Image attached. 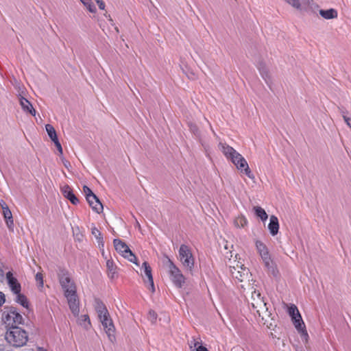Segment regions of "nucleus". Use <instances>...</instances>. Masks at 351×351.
<instances>
[{
  "mask_svg": "<svg viewBox=\"0 0 351 351\" xmlns=\"http://www.w3.org/2000/svg\"><path fill=\"white\" fill-rule=\"evenodd\" d=\"M218 147L226 156V158L231 160L239 171L241 172L243 171L245 174L249 178H254V176L252 173L246 160L233 147L229 146L226 143L221 142L219 143Z\"/></svg>",
  "mask_w": 351,
  "mask_h": 351,
  "instance_id": "nucleus-1",
  "label": "nucleus"
},
{
  "mask_svg": "<svg viewBox=\"0 0 351 351\" xmlns=\"http://www.w3.org/2000/svg\"><path fill=\"white\" fill-rule=\"evenodd\" d=\"M255 246L257 253L260 256L263 263L268 272L271 273L274 276H277L278 271L276 265L272 258L267 245L261 241L256 240Z\"/></svg>",
  "mask_w": 351,
  "mask_h": 351,
  "instance_id": "nucleus-2",
  "label": "nucleus"
},
{
  "mask_svg": "<svg viewBox=\"0 0 351 351\" xmlns=\"http://www.w3.org/2000/svg\"><path fill=\"white\" fill-rule=\"evenodd\" d=\"M5 338L10 344L15 347L25 345L28 340L26 331L19 327L10 328L5 333Z\"/></svg>",
  "mask_w": 351,
  "mask_h": 351,
  "instance_id": "nucleus-3",
  "label": "nucleus"
},
{
  "mask_svg": "<svg viewBox=\"0 0 351 351\" xmlns=\"http://www.w3.org/2000/svg\"><path fill=\"white\" fill-rule=\"evenodd\" d=\"M178 260L183 268L192 272L195 266V257L191 248L185 244H182L178 250Z\"/></svg>",
  "mask_w": 351,
  "mask_h": 351,
  "instance_id": "nucleus-4",
  "label": "nucleus"
},
{
  "mask_svg": "<svg viewBox=\"0 0 351 351\" xmlns=\"http://www.w3.org/2000/svg\"><path fill=\"white\" fill-rule=\"evenodd\" d=\"M2 320L5 324L12 328L17 327L16 325L22 324L23 318L15 308L11 307L3 312Z\"/></svg>",
  "mask_w": 351,
  "mask_h": 351,
  "instance_id": "nucleus-5",
  "label": "nucleus"
},
{
  "mask_svg": "<svg viewBox=\"0 0 351 351\" xmlns=\"http://www.w3.org/2000/svg\"><path fill=\"white\" fill-rule=\"evenodd\" d=\"M168 262V271L171 281L177 288H182L185 283V277L178 267L170 259Z\"/></svg>",
  "mask_w": 351,
  "mask_h": 351,
  "instance_id": "nucleus-6",
  "label": "nucleus"
},
{
  "mask_svg": "<svg viewBox=\"0 0 351 351\" xmlns=\"http://www.w3.org/2000/svg\"><path fill=\"white\" fill-rule=\"evenodd\" d=\"M115 250L124 258L128 259L130 262L137 265L136 257L130 250L129 247L121 240L115 239L113 241Z\"/></svg>",
  "mask_w": 351,
  "mask_h": 351,
  "instance_id": "nucleus-7",
  "label": "nucleus"
},
{
  "mask_svg": "<svg viewBox=\"0 0 351 351\" xmlns=\"http://www.w3.org/2000/svg\"><path fill=\"white\" fill-rule=\"evenodd\" d=\"M60 284L66 294L71 293L76 291L75 283L71 279L68 272L62 270L58 274Z\"/></svg>",
  "mask_w": 351,
  "mask_h": 351,
  "instance_id": "nucleus-8",
  "label": "nucleus"
},
{
  "mask_svg": "<svg viewBox=\"0 0 351 351\" xmlns=\"http://www.w3.org/2000/svg\"><path fill=\"white\" fill-rule=\"evenodd\" d=\"M67 300L70 310L75 317H77L80 313V300L77 292L66 294L64 295Z\"/></svg>",
  "mask_w": 351,
  "mask_h": 351,
  "instance_id": "nucleus-9",
  "label": "nucleus"
},
{
  "mask_svg": "<svg viewBox=\"0 0 351 351\" xmlns=\"http://www.w3.org/2000/svg\"><path fill=\"white\" fill-rule=\"evenodd\" d=\"M93 306L100 322L110 317L106 305L101 300L95 298Z\"/></svg>",
  "mask_w": 351,
  "mask_h": 351,
  "instance_id": "nucleus-10",
  "label": "nucleus"
},
{
  "mask_svg": "<svg viewBox=\"0 0 351 351\" xmlns=\"http://www.w3.org/2000/svg\"><path fill=\"white\" fill-rule=\"evenodd\" d=\"M0 205L1 206L2 213H3V215L5 220L6 225H7L8 228L10 230H13L14 221H13L12 212L10 211L8 206L3 201H1V202L0 203Z\"/></svg>",
  "mask_w": 351,
  "mask_h": 351,
  "instance_id": "nucleus-11",
  "label": "nucleus"
},
{
  "mask_svg": "<svg viewBox=\"0 0 351 351\" xmlns=\"http://www.w3.org/2000/svg\"><path fill=\"white\" fill-rule=\"evenodd\" d=\"M6 278L8 284L14 294L19 293L21 290V285L19 283L16 278H15L10 271L6 274Z\"/></svg>",
  "mask_w": 351,
  "mask_h": 351,
  "instance_id": "nucleus-12",
  "label": "nucleus"
},
{
  "mask_svg": "<svg viewBox=\"0 0 351 351\" xmlns=\"http://www.w3.org/2000/svg\"><path fill=\"white\" fill-rule=\"evenodd\" d=\"M142 269H143L145 275L147 278V282H146L148 284V288L152 293H154L155 291V287L152 274V268L149 263L145 261L143 263Z\"/></svg>",
  "mask_w": 351,
  "mask_h": 351,
  "instance_id": "nucleus-13",
  "label": "nucleus"
},
{
  "mask_svg": "<svg viewBox=\"0 0 351 351\" xmlns=\"http://www.w3.org/2000/svg\"><path fill=\"white\" fill-rule=\"evenodd\" d=\"M100 322L101 323L104 330H106V332L108 335L110 340L112 341V339L114 338V326L113 324L111 317H110L106 319L105 320H102Z\"/></svg>",
  "mask_w": 351,
  "mask_h": 351,
  "instance_id": "nucleus-14",
  "label": "nucleus"
},
{
  "mask_svg": "<svg viewBox=\"0 0 351 351\" xmlns=\"http://www.w3.org/2000/svg\"><path fill=\"white\" fill-rule=\"evenodd\" d=\"M268 229L272 236H275L278 234L279 230V222L276 216L271 215L270 217Z\"/></svg>",
  "mask_w": 351,
  "mask_h": 351,
  "instance_id": "nucleus-15",
  "label": "nucleus"
},
{
  "mask_svg": "<svg viewBox=\"0 0 351 351\" xmlns=\"http://www.w3.org/2000/svg\"><path fill=\"white\" fill-rule=\"evenodd\" d=\"M62 192L64 196L68 199L73 204H77L79 202L78 199L73 193L69 186L65 185L62 188Z\"/></svg>",
  "mask_w": 351,
  "mask_h": 351,
  "instance_id": "nucleus-16",
  "label": "nucleus"
},
{
  "mask_svg": "<svg viewBox=\"0 0 351 351\" xmlns=\"http://www.w3.org/2000/svg\"><path fill=\"white\" fill-rule=\"evenodd\" d=\"M20 104L23 111L30 113L32 115H36V110L32 104L25 98L21 96L19 98Z\"/></svg>",
  "mask_w": 351,
  "mask_h": 351,
  "instance_id": "nucleus-17",
  "label": "nucleus"
},
{
  "mask_svg": "<svg viewBox=\"0 0 351 351\" xmlns=\"http://www.w3.org/2000/svg\"><path fill=\"white\" fill-rule=\"evenodd\" d=\"M89 205L92 207L93 210L97 213H100L103 210V206L100 202L98 197L95 195V199H86Z\"/></svg>",
  "mask_w": 351,
  "mask_h": 351,
  "instance_id": "nucleus-18",
  "label": "nucleus"
},
{
  "mask_svg": "<svg viewBox=\"0 0 351 351\" xmlns=\"http://www.w3.org/2000/svg\"><path fill=\"white\" fill-rule=\"evenodd\" d=\"M244 267H245L244 264L240 260H234L232 261L230 260L229 269L232 277L233 272L240 271V269L241 270V268Z\"/></svg>",
  "mask_w": 351,
  "mask_h": 351,
  "instance_id": "nucleus-19",
  "label": "nucleus"
},
{
  "mask_svg": "<svg viewBox=\"0 0 351 351\" xmlns=\"http://www.w3.org/2000/svg\"><path fill=\"white\" fill-rule=\"evenodd\" d=\"M255 311L259 317H262V319H266L271 315V313L269 311V308L267 307L266 302L263 304V306L259 307Z\"/></svg>",
  "mask_w": 351,
  "mask_h": 351,
  "instance_id": "nucleus-20",
  "label": "nucleus"
},
{
  "mask_svg": "<svg viewBox=\"0 0 351 351\" xmlns=\"http://www.w3.org/2000/svg\"><path fill=\"white\" fill-rule=\"evenodd\" d=\"M106 267L108 269V276L110 279H114L117 277V267L112 260H108L106 262Z\"/></svg>",
  "mask_w": 351,
  "mask_h": 351,
  "instance_id": "nucleus-21",
  "label": "nucleus"
},
{
  "mask_svg": "<svg viewBox=\"0 0 351 351\" xmlns=\"http://www.w3.org/2000/svg\"><path fill=\"white\" fill-rule=\"evenodd\" d=\"M249 275V269L245 267L241 268L240 271L233 272V278L238 280L240 282H243L246 280Z\"/></svg>",
  "mask_w": 351,
  "mask_h": 351,
  "instance_id": "nucleus-22",
  "label": "nucleus"
},
{
  "mask_svg": "<svg viewBox=\"0 0 351 351\" xmlns=\"http://www.w3.org/2000/svg\"><path fill=\"white\" fill-rule=\"evenodd\" d=\"M319 14L325 19H332L337 17V12L335 9H328L326 10H320Z\"/></svg>",
  "mask_w": 351,
  "mask_h": 351,
  "instance_id": "nucleus-23",
  "label": "nucleus"
},
{
  "mask_svg": "<svg viewBox=\"0 0 351 351\" xmlns=\"http://www.w3.org/2000/svg\"><path fill=\"white\" fill-rule=\"evenodd\" d=\"M258 69L262 77L268 84L270 80V75L267 67L263 63H260L258 66Z\"/></svg>",
  "mask_w": 351,
  "mask_h": 351,
  "instance_id": "nucleus-24",
  "label": "nucleus"
},
{
  "mask_svg": "<svg viewBox=\"0 0 351 351\" xmlns=\"http://www.w3.org/2000/svg\"><path fill=\"white\" fill-rule=\"evenodd\" d=\"M77 323L86 329H88L90 326V321L88 315H82L79 317L77 316Z\"/></svg>",
  "mask_w": 351,
  "mask_h": 351,
  "instance_id": "nucleus-25",
  "label": "nucleus"
},
{
  "mask_svg": "<svg viewBox=\"0 0 351 351\" xmlns=\"http://www.w3.org/2000/svg\"><path fill=\"white\" fill-rule=\"evenodd\" d=\"M16 302L21 304L24 308H28L29 302L27 298L23 294H21V292L19 293H16Z\"/></svg>",
  "mask_w": 351,
  "mask_h": 351,
  "instance_id": "nucleus-26",
  "label": "nucleus"
},
{
  "mask_svg": "<svg viewBox=\"0 0 351 351\" xmlns=\"http://www.w3.org/2000/svg\"><path fill=\"white\" fill-rule=\"evenodd\" d=\"M254 210L256 215L258 217H259L263 221H265L267 219L268 215L263 208L260 206H254Z\"/></svg>",
  "mask_w": 351,
  "mask_h": 351,
  "instance_id": "nucleus-27",
  "label": "nucleus"
},
{
  "mask_svg": "<svg viewBox=\"0 0 351 351\" xmlns=\"http://www.w3.org/2000/svg\"><path fill=\"white\" fill-rule=\"evenodd\" d=\"M91 233L97 239L99 245H101L104 246V239L101 232L96 227L94 226L91 228Z\"/></svg>",
  "mask_w": 351,
  "mask_h": 351,
  "instance_id": "nucleus-28",
  "label": "nucleus"
},
{
  "mask_svg": "<svg viewBox=\"0 0 351 351\" xmlns=\"http://www.w3.org/2000/svg\"><path fill=\"white\" fill-rule=\"evenodd\" d=\"M247 223V220L244 216H239L234 219V225L237 228H243Z\"/></svg>",
  "mask_w": 351,
  "mask_h": 351,
  "instance_id": "nucleus-29",
  "label": "nucleus"
},
{
  "mask_svg": "<svg viewBox=\"0 0 351 351\" xmlns=\"http://www.w3.org/2000/svg\"><path fill=\"white\" fill-rule=\"evenodd\" d=\"M45 129H46V131H47L49 138H51V140L52 141H53L58 138L56 132L54 128L51 125L47 124L45 125Z\"/></svg>",
  "mask_w": 351,
  "mask_h": 351,
  "instance_id": "nucleus-30",
  "label": "nucleus"
},
{
  "mask_svg": "<svg viewBox=\"0 0 351 351\" xmlns=\"http://www.w3.org/2000/svg\"><path fill=\"white\" fill-rule=\"evenodd\" d=\"M288 312L289 315L291 317V319H295V317L300 318L301 315L295 305L293 304L289 306Z\"/></svg>",
  "mask_w": 351,
  "mask_h": 351,
  "instance_id": "nucleus-31",
  "label": "nucleus"
},
{
  "mask_svg": "<svg viewBox=\"0 0 351 351\" xmlns=\"http://www.w3.org/2000/svg\"><path fill=\"white\" fill-rule=\"evenodd\" d=\"M295 328L298 331L302 330L305 328V324L302 320V316L300 315V318L295 317V319H292Z\"/></svg>",
  "mask_w": 351,
  "mask_h": 351,
  "instance_id": "nucleus-32",
  "label": "nucleus"
},
{
  "mask_svg": "<svg viewBox=\"0 0 351 351\" xmlns=\"http://www.w3.org/2000/svg\"><path fill=\"white\" fill-rule=\"evenodd\" d=\"M189 345L191 351H196L199 346H202L200 339H193L191 341H190Z\"/></svg>",
  "mask_w": 351,
  "mask_h": 351,
  "instance_id": "nucleus-33",
  "label": "nucleus"
},
{
  "mask_svg": "<svg viewBox=\"0 0 351 351\" xmlns=\"http://www.w3.org/2000/svg\"><path fill=\"white\" fill-rule=\"evenodd\" d=\"M83 192L86 196V199H95V194L93 193L91 189L88 187L87 186H84L83 187Z\"/></svg>",
  "mask_w": 351,
  "mask_h": 351,
  "instance_id": "nucleus-34",
  "label": "nucleus"
},
{
  "mask_svg": "<svg viewBox=\"0 0 351 351\" xmlns=\"http://www.w3.org/2000/svg\"><path fill=\"white\" fill-rule=\"evenodd\" d=\"M258 300H263L260 292L254 291L252 292L250 303L257 302Z\"/></svg>",
  "mask_w": 351,
  "mask_h": 351,
  "instance_id": "nucleus-35",
  "label": "nucleus"
},
{
  "mask_svg": "<svg viewBox=\"0 0 351 351\" xmlns=\"http://www.w3.org/2000/svg\"><path fill=\"white\" fill-rule=\"evenodd\" d=\"M298 332L300 334L302 341H304L305 343H306L308 339V335L306 330V327L299 330Z\"/></svg>",
  "mask_w": 351,
  "mask_h": 351,
  "instance_id": "nucleus-36",
  "label": "nucleus"
},
{
  "mask_svg": "<svg viewBox=\"0 0 351 351\" xmlns=\"http://www.w3.org/2000/svg\"><path fill=\"white\" fill-rule=\"evenodd\" d=\"M36 281L38 284L39 287H43L44 282H43V276L41 273H37L35 276Z\"/></svg>",
  "mask_w": 351,
  "mask_h": 351,
  "instance_id": "nucleus-37",
  "label": "nucleus"
},
{
  "mask_svg": "<svg viewBox=\"0 0 351 351\" xmlns=\"http://www.w3.org/2000/svg\"><path fill=\"white\" fill-rule=\"evenodd\" d=\"M157 319V314L155 311L150 310L148 313V319L152 323H155Z\"/></svg>",
  "mask_w": 351,
  "mask_h": 351,
  "instance_id": "nucleus-38",
  "label": "nucleus"
},
{
  "mask_svg": "<svg viewBox=\"0 0 351 351\" xmlns=\"http://www.w3.org/2000/svg\"><path fill=\"white\" fill-rule=\"evenodd\" d=\"M264 300H258L257 302L250 303V305L253 308L254 311L258 308L261 306H263V304L265 303Z\"/></svg>",
  "mask_w": 351,
  "mask_h": 351,
  "instance_id": "nucleus-39",
  "label": "nucleus"
},
{
  "mask_svg": "<svg viewBox=\"0 0 351 351\" xmlns=\"http://www.w3.org/2000/svg\"><path fill=\"white\" fill-rule=\"evenodd\" d=\"M84 5L87 8L90 12L95 13L97 10L96 7L92 3L91 0H89L88 3Z\"/></svg>",
  "mask_w": 351,
  "mask_h": 351,
  "instance_id": "nucleus-40",
  "label": "nucleus"
},
{
  "mask_svg": "<svg viewBox=\"0 0 351 351\" xmlns=\"http://www.w3.org/2000/svg\"><path fill=\"white\" fill-rule=\"evenodd\" d=\"M190 130L197 136H199V130L196 125L191 123L189 125Z\"/></svg>",
  "mask_w": 351,
  "mask_h": 351,
  "instance_id": "nucleus-41",
  "label": "nucleus"
},
{
  "mask_svg": "<svg viewBox=\"0 0 351 351\" xmlns=\"http://www.w3.org/2000/svg\"><path fill=\"white\" fill-rule=\"evenodd\" d=\"M53 142L54 143L56 147H57L60 155L62 156V154H63L62 147V145H61L60 143L59 142L58 139L57 138L56 140L53 141Z\"/></svg>",
  "mask_w": 351,
  "mask_h": 351,
  "instance_id": "nucleus-42",
  "label": "nucleus"
},
{
  "mask_svg": "<svg viewBox=\"0 0 351 351\" xmlns=\"http://www.w3.org/2000/svg\"><path fill=\"white\" fill-rule=\"evenodd\" d=\"M344 121L346 123L348 127L351 128V117H348L346 114H343Z\"/></svg>",
  "mask_w": 351,
  "mask_h": 351,
  "instance_id": "nucleus-43",
  "label": "nucleus"
},
{
  "mask_svg": "<svg viewBox=\"0 0 351 351\" xmlns=\"http://www.w3.org/2000/svg\"><path fill=\"white\" fill-rule=\"evenodd\" d=\"M5 302V294L0 291V306H1Z\"/></svg>",
  "mask_w": 351,
  "mask_h": 351,
  "instance_id": "nucleus-44",
  "label": "nucleus"
},
{
  "mask_svg": "<svg viewBox=\"0 0 351 351\" xmlns=\"http://www.w3.org/2000/svg\"><path fill=\"white\" fill-rule=\"evenodd\" d=\"M62 163L64 165V166L67 169H69L70 167H71V164L70 162L66 160L64 157L62 158Z\"/></svg>",
  "mask_w": 351,
  "mask_h": 351,
  "instance_id": "nucleus-45",
  "label": "nucleus"
},
{
  "mask_svg": "<svg viewBox=\"0 0 351 351\" xmlns=\"http://www.w3.org/2000/svg\"><path fill=\"white\" fill-rule=\"evenodd\" d=\"M196 351H208V350L206 347L202 346H199Z\"/></svg>",
  "mask_w": 351,
  "mask_h": 351,
  "instance_id": "nucleus-46",
  "label": "nucleus"
},
{
  "mask_svg": "<svg viewBox=\"0 0 351 351\" xmlns=\"http://www.w3.org/2000/svg\"><path fill=\"white\" fill-rule=\"evenodd\" d=\"M98 6L99 8V9L101 10H104L105 8V3L104 1H101L99 4H98Z\"/></svg>",
  "mask_w": 351,
  "mask_h": 351,
  "instance_id": "nucleus-47",
  "label": "nucleus"
},
{
  "mask_svg": "<svg viewBox=\"0 0 351 351\" xmlns=\"http://www.w3.org/2000/svg\"><path fill=\"white\" fill-rule=\"evenodd\" d=\"M0 351H8L5 350L3 345H0Z\"/></svg>",
  "mask_w": 351,
  "mask_h": 351,
  "instance_id": "nucleus-48",
  "label": "nucleus"
},
{
  "mask_svg": "<svg viewBox=\"0 0 351 351\" xmlns=\"http://www.w3.org/2000/svg\"><path fill=\"white\" fill-rule=\"evenodd\" d=\"M341 113L342 115L343 114L347 115V111L346 110H341Z\"/></svg>",
  "mask_w": 351,
  "mask_h": 351,
  "instance_id": "nucleus-49",
  "label": "nucleus"
},
{
  "mask_svg": "<svg viewBox=\"0 0 351 351\" xmlns=\"http://www.w3.org/2000/svg\"><path fill=\"white\" fill-rule=\"evenodd\" d=\"M80 1H82V3L83 4H86V3H88V1L89 0H80Z\"/></svg>",
  "mask_w": 351,
  "mask_h": 351,
  "instance_id": "nucleus-50",
  "label": "nucleus"
},
{
  "mask_svg": "<svg viewBox=\"0 0 351 351\" xmlns=\"http://www.w3.org/2000/svg\"><path fill=\"white\" fill-rule=\"evenodd\" d=\"M101 1H103L102 0H96V2L97 3V4H99Z\"/></svg>",
  "mask_w": 351,
  "mask_h": 351,
  "instance_id": "nucleus-51",
  "label": "nucleus"
},
{
  "mask_svg": "<svg viewBox=\"0 0 351 351\" xmlns=\"http://www.w3.org/2000/svg\"><path fill=\"white\" fill-rule=\"evenodd\" d=\"M296 351H302V350L297 349Z\"/></svg>",
  "mask_w": 351,
  "mask_h": 351,
  "instance_id": "nucleus-52",
  "label": "nucleus"
}]
</instances>
